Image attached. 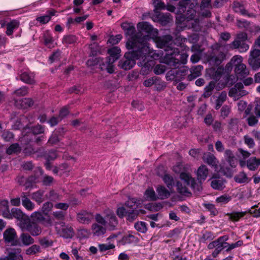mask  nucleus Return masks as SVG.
<instances>
[{
	"label": "nucleus",
	"instance_id": "nucleus-39",
	"mask_svg": "<svg viewBox=\"0 0 260 260\" xmlns=\"http://www.w3.org/2000/svg\"><path fill=\"white\" fill-rule=\"evenodd\" d=\"M248 212H233L227 213L226 215L229 219L233 221H238L240 218L244 217Z\"/></svg>",
	"mask_w": 260,
	"mask_h": 260
},
{
	"label": "nucleus",
	"instance_id": "nucleus-50",
	"mask_svg": "<svg viewBox=\"0 0 260 260\" xmlns=\"http://www.w3.org/2000/svg\"><path fill=\"white\" fill-rule=\"evenodd\" d=\"M77 38L75 35H67L63 37L62 42L66 45L72 44L77 41Z\"/></svg>",
	"mask_w": 260,
	"mask_h": 260
},
{
	"label": "nucleus",
	"instance_id": "nucleus-44",
	"mask_svg": "<svg viewBox=\"0 0 260 260\" xmlns=\"http://www.w3.org/2000/svg\"><path fill=\"white\" fill-rule=\"evenodd\" d=\"M225 57V54L223 52H220L217 56L216 55H211L210 61L214 64L218 65L222 62Z\"/></svg>",
	"mask_w": 260,
	"mask_h": 260
},
{
	"label": "nucleus",
	"instance_id": "nucleus-49",
	"mask_svg": "<svg viewBox=\"0 0 260 260\" xmlns=\"http://www.w3.org/2000/svg\"><path fill=\"white\" fill-rule=\"evenodd\" d=\"M145 196L147 200L156 201L158 199V197L152 188H148L145 192Z\"/></svg>",
	"mask_w": 260,
	"mask_h": 260
},
{
	"label": "nucleus",
	"instance_id": "nucleus-51",
	"mask_svg": "<svg viewBox=\"0 0 260 260\" xmlns=\"http://www.w3.org/2000/svg\"><path fill=\"white\" fill-rule=\"evenodd\" d=\"M39 242L40 245L43 248H47L53 245V242L48 237H43L39 239Z\"/></svg>",
	"mask_w": 260,
	"mask_h": 260
},
{
	"label": "nucleus",
	"instance_id": "nucleus-8",
	"mask_svg": "<svg viewBox=\"0 0 260 260\" xmlns=\"http://www.w3.org/2000/svg\"><path fill=\"white\" fill-rule=\"evenodd\" d=\"M113 63L111 61H109L107 58H106L105 61L103 60V58L98 57L95 58L93 61L88 60L87 61V64L90 66L99 64L101 70H106L110 74L113 73L114 71Z\"/></svg>",
	"mask_w": 260,
	"mask_h": 260
},
{
	"label": "nucleus",
	"instance_id": "nucleus-26",
	"mask_svg": "<svg viewBox=\"0 0 260 260\" xmlns=\"http://www.w3.org/2000/svg\"><path fill=\"white\" fill-rule=\"evenodd\" d=\"M19 21L15 19L12 20L9 22H8L6 24V35L8 36H12L14 31L19 27Z\"/></svg>",
	"mask_w": 260,
	"mask_h": 260
},
{
	"label": "nucleus",
	"instance_id": "nucleus-29",
	"mask_svg": "<svg viewBox=\"0 0 260 260\" xmlns=\"http://www.w3.org/2000/svg\"><path fill=\"white\" fill-rule=\"evenodd\" d=\"M40 156L44 157L47 161L54 160L57 157L56 151L54 150H50L49 151L40 150Z\"/></svg>",
	"mask_w": 260,
	"mask_h": 260
},
{
	"label": "nucleus",
	"instance_id": "nucleus-41",
	"mask_svg": "<svg viewBox=\"0 0 260 260\" xmlns=\"http://www.w3.org/2000/svg\"><path fill=\"white\" fill-rule=\"evenodd\" d=\"M234 180L237 183H248L250 180L244 172H240L236 175L234 177Z\"/></svg>",
	"mask_w": 260,
	"mask_h": 260
},
{
	"label": "nucleus",
	"instance_id": "nucleus-18",
	"mask_svg": "<svg viewBox=\"0 0 260 260\" xmlns=\"http://www.w3.org/2000/svg\"><path fill=\"white\" fill-rule=\"evenodd\" d=\"M243 84L241 82L237 83L234 87L232 88L230 92H229V96H242L243 95H246L247 93V92L243 90Z\"/></svg>",
	"mask_w": 260,
	"mask_h": 260
},
{
	"label": "nucleus",
	"instance_id": "nucleus-5",
	"mask_svg": "<svg viewBox=\"0 0 260 260\" xmlns=\"http://www.w3.org/2000/svg\"><path fill=\"white\" fill-rule=\"evenodd\" d=\"M19 226L22 231H25L32 237L39 236L42 233L41 226L35 221H32L28 217L23 222L19 223Z\"/></svg>",
	"mask_w": 260,
	"mask_h": 260
},
{
	"label": "nucleus",
	"instance_id": "nucleus-59",
	"mask_svg": "<svg viewBox=\"0 0 260 260\" xmlns=\"http://www.w3.org/2000/svg\"><path fill=\"white\" fill-rule=\"evenodd\" d=\"M98 247L100 252H103L106 250L115 248V246L112 243H109L108 244H99Z\"/></svg>",
	"mask_w": 260,
	"mask_h": 260
},
{
	"label": "nucleus",
	"instance_id": "nucleus-12",
	"mask_svg": "<svg viewBox=\"0 0 260 260\" xmlns=\"http://www.w3.org/2000/svg\"><path fill=\"white\" fill-rule=\"evenodd\" d=\"M179 53L180 51L179 50V52L177 54H173L171 55L172 57V61L173 62H174V64L169 65L170 67L174 69L178 68L181 64H184L186 63L188 55L184 53L182 54H179ZM171 60H172V59Z\"/></svg>",
	"mask_w": 260,
	"mask_h": 260
},
{
	"label": "nucleus",
	"instance_id": "nucleus-52",
	"mask_svg": "<svg viewBox=\"0 0 260 260\" xmlns=\"http://www.w3.org/2000/svg\"><path fill=\"white\" fill-rule=\"evenodd\" d=\"M47 198L52 201L59 200L61 199V195L59 194L54 190H51L46 195Z\"/></svg>",
	"mask_w": 260,
	"mask_h": 260
},
{
	"label": "nucleus",
	"instance_id": "nucleus-21",
	"mask_svg": "<svg viewBox=\"0 0 260 260\" xmlns=\"http://www.w3.org/2000/svg\"><path fill=\"white\" fill-rule=\"evenodd\" d=\"M203 70V67L201 65L193 66L189 70L190 74L187 75V79L191 81L199 77L201 75V72Z\"/></svg>",
	"mask_w": 260,
	"mask_h": 260
},
{
	"label": "nucleus",
	"instance_id": "nucleus-61",
	"mask_svg": "<svg viewBox=\"0 0 260 260\" xmlns=\"http://www.w3.org/2000/svg\"><path fill=\"white\" fill-rule=\"evenodd\" d=\"M231 200V197L226 194L222 195L216 199V202L221 204H226Z\"/></svg>",
	"mask_w": 260,
	"mask_h": 260
},
{
	"label": "nucleus",
	"instance_id": "nucleus-15",
	"mask_svg": "<svg viewBox=\"0 0 260 260\" xmlns=\"http://www.w3.org/2000/svg\"><path fill=\"white\" fill-rule=\"evenodd\" d=\"M233 9L235 12L240 13L243 16H248L249 17H255V16L252 13L249 14L245 9L243 3L236 1L233 3Z\"/></svg>",
	"mask_w": 260,
	"mask_h": 260
},
{
	"label": "nucleus",
	"instance_id": "nucleus-53",
	"mask_svg": "<svg viewBox=\"0 0 260 260\" xmlns=\"http://www.w3.org/2000/svg\"><path fill=\"white\" fill-rule=\"evenodd\" d=\"M135 228L139 232L145 233L147 230L146 223L143 221L137 222L135 224Z\"/></svg>",
	"mask_w": 260,
	"mask_h": 260
},
{
	"label": "nucleus",
	"instance_id": "nucleus-2",
	"mask_svg": "<svg viewBox=\"0 0 260 260\" xmlns=\"http://www.w3.org/2000/svg\"><path fill=\"white\" fill-rule=\"evenodd\" d=\"M155 42L157 46L160 48H164L166 53L162 57V62L167 65H174L171 55L177 54L179 49L174 47L173 38L171 35L162 37H155Z\"/></svg>",
	"mask_w": 260,
	"mask_h": 260
},
{
	"label": "nucleus",
	"instance_id": "nucleus-43",
	"mask_svg": "<svg viewBox=\"0 0 260 260\" xmlns=\"http://www.w3.org/2000/svg\"><path fill=\"white\" fill-rule=\"evenodd\" d=\"M224 157L232 167H235V156L233 152L230 149H226L224 152Z\"/></svg>",
	"mask_w": 260,
	"mask_h": 260
},
{
	"label": "nucleus",
	"instance_id": "nucleus-58",
	"mask_svg": "<svg viewBox=\"0 0 260 260\" xmlns=\"http://www.w3.org/2000/svg\"><path fill=\"white\" fill-rule=\"evenodd\" d=\"M59 142V139L58 138V134L57 132H54L50 137L48 143L51 145H55Z\"/></svg>",
	"mask_w": 260,
	"mask_h": 260
},
{
	"label": "nucleus",
	"instance_id": "nucleus-36",
	"mask_svg": "<svg viewBox=\"0 0 260 260\" xmlns=\"http://www.w3.org/2000/svg\"><path fill=\"white\" fill-rule=\"evenodd\" d=\"M21 151V147L18 143L11 144L6 151L8 155L17 154Z\"/></svg>",
	"mask_w": 260,
	"mask_h": 260
},
{
	"label": "nucleus",
	"instance_id": "nucleus-38",
	"mask_svg": "<svg viewBox=\"0 0 260 260\" xmlns=\"http://www.w3.org/2000/svg\"><path fill=\"white\" fill-rule=\"evenodd\" d=\"M141 200L135 198H129L125 202V206L130 209H134V208H138L139 206L141 203Z\"/></svg>",
	"mask_w": 260,
	"mask_h": 260
},
{
	"label": "nucleus",
	"instance_id": "nucleus-46",
	"mask_svg": "<svg viewBox=\"0 0 260 260\" xmlns=\"http://www.w3.org/2000/svg\"><path fill=\"white\" fill-rule=\"evenodd\" d=\"M44 191L42 190L33 192L31 194V199L40 204L44 201Z\"/></svg>",
	"mask_w": 260,
	"mask_h": 260
},
{
	"label": "nucleus",
	"instance_id": "nucleus-34",
	"mask_svg": "<svg viewBox=\"0 0 260 260\" xmlns=\"http://www.w3.org/2000/svg\"><path fill=\"white\" fill-rule=\"evenodd\" d=\"M142 211V210L132 209L128 210L126 215L127 221L133 222L137 218L139 213Z\"/></svg>",
	"mask_w": 260,
	"mask_h": 260
},
{
	"label": "nucleus",
	"instance_id": "nucleus-33",
	"mask_svg": "<svg viewBox=\"0 0 260 260\" xmlns=\"http://www.w3.org/2000/svg\"><path fill=\"white\" fill-rule=\"evenodd\" d=\"M247 168L251 171L256 170L260 166V158L252 157L248 159L246 162Z\"/></svg>",
	"mask_w": 260,
	"mask_h": 260
},
{
	"label": "nucleus",
	"instance_id": "nucleus-17",
	"mask_svg": "<svg viewBox=\"0 0 260 260\" xmlns=\"http://www.w3.org/2000/svg\"><path fill=\"white\" fill-rule=\"evenodd\" d=\"M17 78L28 84H33L35 83L34 75L29 71H21Z\"/></svg>",
	"mask_w": 260,
	"mask_h": 260
},
{
	"label": "nucleus",
	"instance_id": "nucleus-16",
	"mask_svg": "<svg viewBox=\"0 0 260 260\" xmlns=\"http://www.w3.org/2000/svg\"><path fill=\"white\" fill-rule=\"evenodd\" d=\"M93 219L92 213L86 211H82L77 215V220L83 224H88Z\"/></svg>",
	"mask_w": 260,
	"mask_h": 260
},
{
	"label": "nucleus",
	"instance_id": "nucleus-27",
	"mask_svg": "<svg viewBox=\"0 0 260 260\" xmlns=\"http://www.w3.org/2000/svg\"><path fill=\"white\" fill-rule=\"evenodd\" d=\"M43 40L44 44L48 48L54 47V39L51 32L49 30H45L43 34Z\"/></svg>",
	"mask_w": 260,
	"mask_h": 260
},
{
	"label": "nucleus",
	"instance_id": "nucleus-31",
	"mask_svg": "<svg viewBox=\"0 0 260 260\" xmlns=\"http://www.w3.org/2000/svg\"><path fill=\"white\" fill-rule=\"evenodd\" d=\"M22 204L23 206L28 211H32L35 208V204L28 199L24 192L21 195Z\"/></svg>",
	"mask_w": 260,
	"mask_h": 260
},
{
	"label": "nucleus",
	"instance_id": "nucleus-62",
	"mask_svg": "<svg viewBox=\"0 0 260 260\" xmlns=\"http://www.w3.org/2000/svg\"><path fill=\"white\" fill-rule=\"evenodd\" d=\"M205 207L208 209L213 216L217 215L218 213V210L216 209L214 205L212 204H206L204 205Z\"/></svg>",
	"mask_w": 260,
	"mask_h": 260
},
{
	"label": "nucleus",
	"instance_id": "nucleus-32",
	"mask_svg": "<svg viewBox=\"0 0 260 260\" xmlns=\"http://www.w3.org/2000/svg\"><path fill=\"white\" fill-rule=\"evenodd\" d=\"M158 199L164 200L170 196V191L164 186L159 185L156 188Z\"/></svg>",
	"mask_w": 260,
	"mask_h": 260
},
{
	"label": "nucleus",
	"instance_id": "nucleus-28",
	"mask_svg": "<svg viewBox=\"0 0 260 260\" xmlns=\"http://www.w3.org/2000/svg\"><path fill=\"white\" fill-rule=\"evenodd\" d=\"M20 240L24 246L32 245L35 242L32 236L28 233H22L20 235Z\"/></svg>",
	"mask_w": 260,
	"mask_h": 260
},
{
	"label": "nucleus",
	"instance_id": "nucleus-63",
	"mask_svg": "<svg viewBox=\"0 0 260 260\" xmlns=\"http://www.w3.org/2000/svg\"><path fill=\"white\" fill-rule=\"evenodd\" d=\"M2 138L4 139L5 141H10L14 138L13 134L7 130H5L2 135Z\"/></svg>",
	"mask_w": 260,
	"mask_h": 260
},
{
	"label": "nucleus",
	"instance_id": "nucleus-57",
	"mask_svg": "<svg viewBox=\"0 0 260 260\" xmlns=\"http://www.w3.org/2000/svg\"><path fill=\"white\" fill-rule=\"evenodd\" d=\"M215 236L214 234L210 231H206L202 235L201 240L203 242L205 243L207 240H212Z\"/></svg>",
	"mask_w": 260,
	"mask_h": 260
},
{
	"label": "nucleus",
	"instance_id": "nucleus-35",
	"mask_svg": "<svg viewBox=\"0 0 260 260\" xmlns=\"http://www.w3.org/2000/svg\"><path fill=\"white\" fill-rule=\"evenodd\" d=\"M185 184H183L178 181L176 183V189L177 192L181 195L185 196H189L191 194L190 192L188 190V189Z\"/></svg>",
	"mask_w": 260,
	"mask_h": 260
},
{
	"label": "nucleus",
	"instance_id": "nucleus-6",
	"mask_svg": "<svg viewBox=\"0 0 260 260\" xmlns=\"http://www.w3.org/2000/svg\"><path fill=\"white\" fill-rule=\"evenodd\" d=\"M247 40V35L245 32H241L237 34L236 39L230 44V49H239L240 52H245L249 49V45L245 42Z\"/></svg>",
	"mask_w": 260,
	"mask_h": 260
},
{
	"label": "nucleus",
	"instance_id": "nucleus-9",
	"mask_svg": "<svg viewBox=\"0 0 260 260\" xmlns=\"http://www.w3.org/2000/svg\"><path fill=\"white\" fill-rule=\"evenodd\" d=\"M248 62L253 70L260 68V50L253 49L250 51Z\"/></svg>",
	"mask_w": 260,
	"mask_h": 260
},
{
	"label": "nucleus",
	"instance_id": "nucleus-64",
	"mask_svg": "<svg viewBox=\"0 0 260 260\" xmlns=\"http://www.w3.org/2000/svg\"><path fill=\"white\" fill-rule=\"evenodd\" d=\"M196 14V11L195 10L193 9H189L185 14V17L187 21H189L195 18Z\"/></svg>",
	"mask_w": 260,
	"mask_h": 260
},
{
	"label": "nucleus",
	"instance_id": "nucleus-30",
	"mask_svg": "<svg viewBox=\"0 0 260 260\" xmlns=\"http://www.w3.org/2000/svg\"><path fill=\"white\" fill-rule=\"evenodd\" d=\"M60 236L65 238H71L74 235V231L71 226H64L58 231Z\"/></svg>",
	"mask_w": 260,
	"mask_h": 260
},
{
	"label": "nucleus",
	"instance_id": "nucleus-37",
	"mask_svg": "<svg viewBox=\"0 0 260 260\" xmlns=\"http://www.w3.org/2000/svg\"><path fill=\"white\" fill-rule=\"evenodd\" d=\"M25 252L27 255H37L41 252V248L39 245L32 244L25 250Z\"/></svg>",
	"mask_w": 260,
	"mask_h": 260
},
{
	"label": "nucleus",
	"instance_id": "nucleus-54",
	"mask_svg": "<svg viewBox=\"0 0 260 260\" xmlns=\"http://www.w3.org/2000/svg\"><path fill=\"white\" fill-rule=\"evenodd\" d=\"M163 180L169 188H172L174 184V179L169 174H165L163 177Z\"/></svg>",
	"mask_w": 260,
	"mask_h": 260
},
{
	"label": "nucleus",
	"instance_id": "nucleus-25",
	"mask_svg": "<svg viewBox=\"0 0 260 260\" xmlns=\"http://www.w3.org/2000/svg\"><path fill=\"white\" fill-rule=\"evenodd\" d=\"M108 53L109 56L107 58L109 59V61L114 63L120 57V49L118 47H114L108 49Z\"/></svg>",
	"mask_w": 260,
	"mask_h": 260
},
{
	"label": "nucleus",
	"instance_id": "nucleus-40",
	"mask_svg": "<svg viewBox=\"0 0 260 260\" xmlns=\"http://www.w3.org/2000/svg\"><path fill=\"white\" fill-rule=\"evenodd\" d=\"M215 87V82L211 81L204 88V92L203 94V97L208 98L210 96L213 92V91Z\"/></svg>",
	"mask_w": 260,
	"mask_h": 260
},
{
	"label": "nucleus",
	"instance_id": "nucleus-19",
	"mask_svg": "<svg viewBox=\"0 0 260 260\" xmlns=\"http://www.w3.org/2000/svg\"><path fill=\"white\" fill-rule=\"evenodd\" d=\"M121 27L124 30L125 35L126 36L129 37L127 42L131 40L132 37H135L137 36V34L135 35L136 31L135 27L132 23L127 22H123L121 24Z\"/></svg>",
	"mask_w": 260,
	"mask_h": 260
},
{
	"label": "nucleus",
	"instance_id": "nucleus-55",
	"mask_svg": "<svg viewBox=\"0 0 260 260\" xmlns=\"http://www.w3.org/2000/svg\"><path fill=\"white\" fill-rule=\"evenodd\" d=\"M159 82V78L157 77H153L145 80L144 81L143 84L145 86L149 87L151 86L153 84H156Z\"/></svg>",
	"mask_w": 260,
	"mask_h": 260
},
{
	"label": "nucleus",
	"instance_id": "nucleus-47",
	"mask_svg": "<svg viewBox=\"0 0 260 260\" xmlns=\"http://www.w3.org/2000/svg\"><path fill=\"white\" fill-rule=\"evenodd\" d=\"M121 242L123 244L137 243L138 242V238L132 234H128L122 237Z\"/></svg>",
	"mask_w": 260,
	"mask_h": 260
},
{
	"label": "nucleus",
	"instance_id": "nucleus-13",
	"mask_svg": "<svg viewBox=\"0 0 260 260\" xmlns=\"http://www.w3.org/2000/svg\"><path fill=\"white\" fill-rule=\"evenodd\" d=\"M209 174V170L207 167L204 165H201L198 169L197 172V179L199 181L198 183L200 184L201 187V184L203 182L205 181Z\"/></svg>",
	"mask_w": 260,
	"mask_h": 260
},
{
	"label": "nucleus",
	"instance_id": "nucleus-14",
	"mask_svg": "<svg viewBox=\"0 0 260 260\" xmlns=\"http://www.w3.org/2000/svg\"><path fill=\"white\" fill-rule=\"evenodd\" d=\"M118 223V220L114 213L111 211H108L106 214V224H107L108 229L110 231L114 230Z\"/></svg>",
	"mask_w": 260,
	"mask_h": 260
},
{
	"label": "nucleus",
	"instance_id": "nucleus-60",
	"mask_svg": "<svg viewBox=\"0 0 260 260\" xmlns=\"http://www.w3.org/2000/svg\"><path fill=\"white\" fill-rule=\"evenodd\" d=\"M37 179V177L35 175H31L28 177L26 179V182L24 184V186H25L26 189L31 187L32 184L36 182Z\"/></svg>",
	"mask_w": 260,
	"mask_h": 260
},
{
	"label": "nucleus",
	"instance_id": "nucleus-3",
	"mask_svg": "<svg viewBox=\"0 0 260 260\" xmlns=\"http://www.w3.org/2000/svg\"><path fill=\"white\" fill-rule=\"evenodd\" d=\"M137 27L139 32L137 34L136 37H132L131 40L132 39H135L137 40H139L140 39L144 40L145 39L146 45L148 49L150 50V53L151 51L148 41L150 39L151 36L153 37H156L158 35V31L156 29H154L152 25L147 22H139L138 24Z\"/></svg>",
	"mask_w": 260,
	"mask_h": 260
},
{
	"label": "nucleus",
	"instance_id": "nucleus-23",
	"mask_svg": "<svg viewBox=\"0 0 260 260\" xmlns=\"http://www.w3.org/2000/svg\"><path fill=\"white\" fill-rule=\"evenodd\" d=\"M20 248L12 249L8 252L5 259L7 260H23V256L21 254Z\"/></svg>",
	"mask_w": 260,
	"mask_h": 260
},
{
	"label": "nucleus",
	"instance_id": "nucleus-42",
	"mask_svg": "<svg viewBox=\"0 0 260 260\" xmlns=\"http://www.w3.org/2000/svg\"><path fill=\"white\" fill-rule=\"evenodd\" d=\"M224 182L223 179H215L211 181V186L214 189L221 190L225 187Z\"/></svg>",
	"mask_w": 260,
	"mask_h": 260
},
{
	"label": "nucleus",
	"instance_id": "nucleus-45",
	"mask_svg": "<svg viewBox=\"0 0 260 260\" xmlns=\"http://www.w3.org/2000/svg\"><path fill=\"white\" fill-rule=\"evenodd\" d=\"M226 92L224 91H222L220 93L217 99L216 100L215 108L216 110L219 109L221 107L223 103L226 101Z\"/></svg>",
	"mask_w": 260,
	"mask_h": 260
},
{
	"label": "nucleus",
	"instance_id": "nucleus-20",
	"mask_svg": "<svg viewBox=\"0 0 260 260\" xmlns=\"http://www.w3.org/2000/svg\"><path fill=\"white\" fill-rule=\"evenodd\" d=\"M91 230L93 236L95 237H103L106 232V228L104 225L98 223H93Z\"/></svg>",
	"mask_w": 260,
	"mask_h": 260
},
{
	"label": "nucleus",
	"instance_id": "nucleus-1",
	"mask_svg": "<svg viewBox=\"0 0 260 260\" xmlns=\"http://www.w3.org/2000/svg\"><path fill=\"white\" fill-rule=\"evenodd\" d=\"M126 47L128 50H132V51L125 53L124 58L119 61L118 66L121 69L124 70L131 69L136 64V59L142 60L140 62L139 66H146L148 61L146 58L150 54V50L146 45L145 39H140L137 40L132 39V40L127 42Z\"/></svg>",
	"mask_w": 260,
	"mask_h": 260
},
{
	"label": "nucleus",
	"instance_id": "nucleus-4",
	"mask_svg": "<svg viewBox=\"0 0 260 260\" xmlns=\"http://www.w3.org/2000/svg\"><path fill=\"white\" fill-rule=\"evenodd\" d=\"M1 205L4 208L2 211V215L5 218L9 219L16 218L20 221L19 223H21L29 217L20 209L13 208L11 211H10L9 203L7 201H2Z\"/></svg>",
	"mask_w": 260,
	"mask_h": 260
},
{
	"label": "nucleus",
	"instance_id": "nucleus-10",
	"mask_svg": "<svg viewBox=\"0 0 260 260\" xmlns=\"http://www.w3.org/2000/svg\"><path fill=\"white\" fill-rule=\"evenodd\" d=\"M179 178L183 181L184 184L190 186L194 191H200L202 187H200V184L197 183L196 180L189 173L184 172H181Z\"/></svg>",
	"mask_w": 260,
	"mask_h": 260
},
{
	"label": "nucleus",
	"instance_id": "nucleus-11",
	"mask_svg": "<svg viewBox=\"0 0 260 260\" xmlns=\"http://www.w3.org/2000/svg\"><path fill=\"white\" fill-rule=\"evenodd\" d=\"M176 69L171 70L167 74L172 76V79L175 80L184 79L189 72V69L187 67L183 66L177 70Z\"/></svg>",
	"mask_w": 260,
	"mask_h": 260
},
{
	"label": "nucleus",
	"instance_id": "nucleus-22",
	"mask_svg": "<svg viewBox=\"0 0 260 260\" xmlns=\"http://www.w3.org/2000/svg\"><path fill=\"white\" fill-rule=\"evenodd\" d=\"M3 236L6 243H12L17 238V233L14 229L9 228L4 232Z\"/></svg>",
	"mask_w": 260,
	"mask_h": 260
},
{
	"label": "nucleus",
	"instance_id": "nucleus-56",
	"mask_svg": "<svg viewBox=\"0 0 260 260\" xmlns=\"http://www.w3.org/2000/svg\"><path fill=\"white\" fill-rule=\"evenodd\" d=\"M22 108L26 109L32 106L34 102L32 99L29 98L23 99L19 101Z\"/></svg>",
	"mask_w": 260,
	"mask_h": 260
},
{
	"label": "nucleus",
	"instance_id": "nucleus-7",
	"mask_svg": "<svg viewBox=\"0 0 260 260\" xmlns=\"http://www.w3.org/2000/svg\"><path fill=\"white\" fill-rule=\"evenodd\" d=\"M242 58L241 56H235L232 60L237 64H235V72L237 79L242 80L249 74V70L246 65L241 63Z\"/></svg>",
	"mask_w": 260,
	"mask_h": 260
},
{
	"label": "nucleus",
	"instance_id": "nucleus-48",
	"mask_svg": "<svg viewBox=\"0 0 260 260\" xmlns=\"http://www.w3.org/2000/svg\"><path fill=\"white\" fill-rule=\"evenodd\" d=\"M31 218L34 219V220L45 223V222H48L49 219H46L42 213L40 212H34L31 215Z\"/></svg>",
	"mask_w": 260,
	"mask_h": 260
},
{
	"label": "nucleus",
	"instance_id": "nucleus-24",
	"mask_svg": "<svg viewBox=\"0 0 260 260\" xmlns=\"http://www.w3.org/2000/svg\"><path fill=\"white\" fill-rule=\"evenodd\" d=\"M204 161L209 165L217 168L218 161L215 156L210 152L204 153L203 156Z\"/></svg>",
	"mask_w": 260,
	"mask_h": 260
}]
</instances>
